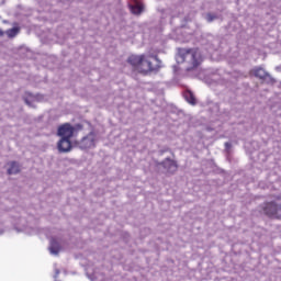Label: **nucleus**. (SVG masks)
I'll use <instances>...</instances> for the list:
<instances>
[{
	"mask_svg": "<svg viewBox=\"0 0 281 281\" xmlns=\"http://www.w3.org/2000/svg\"><path fill=\"white\" fill-rule=\"evenodd\" d=\"M59 153H69L71 150V138H60L57 143Z\"/></svg>",
	"mask_w": 281,
	"mask_h": 281,
	"instance_id": "423d86ee",
	"label": "nucleus"
},
{
	"mask_svg": "<svg viewBox=\"0 0 281 281\" xmlns=\"http://www.w3.org/2000/svg\"><path fill=\"white\" fill-rule=\"evenodd\" d=\"M162 166L168 170V172H177V169L179 168L177 161L170 158L165 159Z\"/></svg>",
	"mask_w": 281,
	"mask_h": 281,
	"instance_id": "0eeeda50",
	"label": "nucleus"
},
{
	"mask_svg": "<svg viewBox=\"0 0 281 281\" xmlns=\"http://www.w3.org/2000/svg\"><path fill=\"white\" fill-rule=\"evenodd\" d=\"M74 133H76V127L70 123H64L58 126L57 135L64 139H71L74 137Z\"/></svg>",
	"mask_w": 281,
	"mask_h": 281,
	"instance_id": "20e7f679",
	"label": "nucleus"
},
{
	"mask_svg": "<svg viewBox=\"0 0 281 281\" xmlns=\"http://www.w3.org/2000/svg\"><path fill=\"white\" fill-rule=\"evenodd\" d=\"M132 14H139L144 12V4L136 3L135 5H131Z\"/></svg>",
	"mask_w": 281,
	"mask_h": 281,
	"instance_id": "4468645a",
	"label": "nucleus"
},
{
	"mask_svg": "<svg viewBox=\"0 0 281 281\" xmlns=\"http://www.w3.org/2000/svg\"><path fill=\"white\" fill-rule=\"evenodd\" d=\"M214 19H216V15H215V14L207 13V15H206V21H207L209 23H212V21H214Z\"/></svg>",
	"mask_w": 281,
	"mask_h": 281,
	"instance_id": "2eb2a0df",
	"label": "nucleus"
},
{
	"mask_svg": "<svg viewBox=\"0 0 281 281\" xmlns=\"http://www.w3.org/2000/svg\"><path fill=\"white\" fill-rule=\"evenodd\" d=\"M127 63L138 71V74H150L161 69V61L157 55H132L128 57Z\"/></svg>",
	"mask_w": 281,
	"mask_h": 281,
	"instance_id": "f257e3e1",
	"label": "nucleus"
},
{
	"mask_svg": "<svg viewBox=\"0 0 281 281\" xmlns=\"http://www.w3.org/2000/svg\"><path fill=\"white\" fill-rule=\"evenodd\" d=\"M178 58L180 63H190L191 68H188V71L196 69L201 65V52H199V48H179Z\"/></svg>",
	"mask_w": 281,
	"mask_h": 281,
	"instance_id": "f03ea898",
	"label": "nucleus"
},
{
	"mask_svg": "<svg viewBox=\"0 0 281 281\" xmlns=\"http://www.w3.org/2000/svg\"><path fill=\"white\" fill-rule=\"evenodd\" d=\"M49 250L50 254H55V256H58V254H60V244H58L56 239H52Z\"/></svg>",
	"mask_w": 281,
	"mask_h": 281,
	"instance_id": "9b49d317",
	"label": "nucleus"
},
{
	"mask_svg": "<svg viewBox=\"0 0 281 281\" xmlns=\"http://www.w3.org/2000/svg\"><path fill=\"white\" fill-rule=\"evenodd\" d=\"M19 32H21V27L14 26L12 29L7 30L5 34L8 38H14V36H18Z\"/></svg>",
	"mask_w": 281,
	"mask_h": 281,
	"instance_id": "ddd939ff",
	"label": "nucleus"
},
{
	"mask_svg": "<svg viewBox=\"0 0 281 281\" xmlns=\"http://www.w3.org/2000/svg\"><path fill=\"white\" fill-rule=\"evenodd\" d=\"M184 98L189 104H192L194 106L196 104V98L194 97V93L192 91L188 90L184 92Z\"/></svg>",
	"mask_w": 281,
	"mask_h": 281,
	"instance_id": "f8f14e48",
	"label": "nucleus"
},
{
	"mask_svg": "<svg viewBox=\"0 0 281 281\" xmlns=\"http://www.w3.org/2000/svg\"><path fill=\"white\" fill-rule=\"evenodd\" d=\"M261 212H263V214L268 216V218L280 220L281 218V195H276L273 196L272 200L265 202L261 205Z\"/></svg>",
	"mask_w": 281,
	"mask_h": 281,
	"instance_id": "7ed1b4c3",
	"label": "nucleus"
},
{
	"mask_svg": "<svg viewBox=\"0 0 281 281\" xmlns=\"http://www.w3.org/2000/svg\"><path fill=\"white\" fill-rule=\"evenodd\" d=\"M162 166L168 170V172H177V169L179 168L177 161L170 158L165 159Z\"/></svg>",
	"mask_w": 281,
	"mask_h": 281,
	"instance_id": "6e6552de",
	"label": "nucleus"
},
{
	"mask_svg": "<svg viewBox=\"0 0 281 281\" xmlns=\"http://www.w3.org/2000/svg\"><path fill=\"white\" fill-rule=\"evenodd\" d=\"M254 75L256 78H259L260 80H266L269 77V74L265 71V68H255Z\"/></svg>",
	"mask_w": 281,
	"mask_h": 281,
	"instance_id": "1a4fd4ad",
	"label": "nucleus"
},
{
	"mask_svg": "<svg viewBox=\"0 0 281 281\" xmlns=\"http://www.w3.org/2000/svg\"><path fill=\"white\" fill-rule=\"evenodd\" d=\"M3 34H5V32H3V30L0 29V36H3Z\"/></svg>",
	"mask_w": 281,
	"mask_h": 281,
	"instance_id": "dca6fc26",
	"label": "nucleus"
},
{
	"mask_svg": "<svg viewBox=\"0 0 281 281\" xmlns=\"http://www.w3.org/2000/svg\"><path fill=\"white\" fill-rule=\"evenodd\" d=\"M9 166L10 168L8 169V175H19V172H21V167L16 161H11Z\"/></svg>",
	"mask_w": 281,
	"mask_h": 281,
	"instance_id": "9d476101",
	"label": "nucleus"
},
{
	"mask_svg": "<svg viewBox=\"0 0 281 281\" xmlns=\"http://www.w3.org/2000/svg\"><path fill=\"white\" fill-rule=\"evenodd\" d=\"M95 139H97L95 132H90L87 136H85L80 140L79 146L82 150H87L89 148H95Z\"/></svg>",
	"mask_w": 281,
	"mask_h": 281,
	"instance_id": "39448f33",
	"label": "nucleus"
},
{
	"mask_svg": "<svg viewBox=\"0 0 281 281\" xmlns=\"http://www.w3.org/2000/svg\"><path fill=\"white\" fill-rule=\"evenodd\" d=\"M77 128H79V131H81L82 125L78 124V125H77Z\"/></svg>",
	"mask_w": 281,
	"mask_h": 281,
	"instance_id": "f3484780",
	"label": "nucleus"
}]
</instances>
